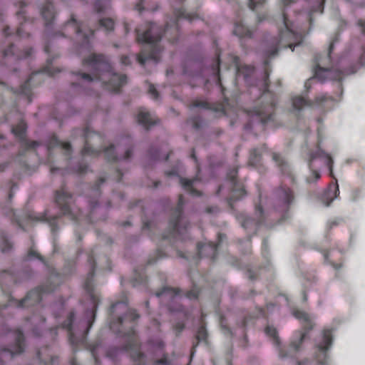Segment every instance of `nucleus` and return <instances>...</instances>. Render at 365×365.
Returning <instances> with one entry per match:
<instances>
[{
  "label": "nucleus",
  "instance_id": "f257e3e1",
  "mask_svg": "<svg viewBox=\"0 0 365 365\" xmlns=\"http://www.w3.org/2000/svg\"><path fill=\"white\" fill-rule=\"evenodd\" d=\"M277 24L282 26L279 29V39H275L270 48L264 52V91L253 108L247 110L249 121L245 125V130L264 131L274 122L277 98L276 95L269 90V60L277 54L279 46L290 48L294 51L292 47L297 44L294 45L292 41L298 38V33L294 30L293 24L289 21L284 11L279 16Z\"/></svg>",
  "mask_w": 365,
  "mask_h": 365
},
{
  "label": "nucleus",
  "instance_id": "f03ea898",
  "mask_svg": "<svg viewBox=\"0 0 365 365\" xmlns=\"http://www.w3.org/2000/svg\"><path fill=\"white\" fill-rule=\"evenodd\" d=\"M110 329L118 336L125 339L121 347H110L106 356L115 361L122 351L130 352V357L136 365H145V355L141 351V344L135 331L140 314L136 309L129 307L128 300L113 303L110 309Z\"/></svg>",
  "mask_w": 365,
  "mask_h": 365
},
{
  "label": "nucleus",
  "instance_id": "7ed1b4c3",
  "mask_svg": "<svg viewBox=\"0 0 365 365\" xmlns=\"http://www.w3.org/2000/svg\"><path fill=\"white\" fill-rule=\"evenodd\" d=\"M88 264L89 266V271L85 280L83 287L89 299L91 308L86 312L88 320L83 325V330L79 333L78 336L76 335L73 327L75 312L71 311L68 314L66 319L61 325L50 329L48 334L52 339H54L58 334V330L59 329L66 330L68 332V341L72 346L73 352H76L78 348L88 349L94 359L95 365H99L100 361L97 355V350L100 344L97 342L88 344L87 342V335L95 321L96 311L100 302L99 297L94 292L93 287V279L96 273V263L88 262ZM70 364L71 365H78L75 358L71 359Z\"/></svg>",
  "mask_w": 365,
  "mask_h": 365
},
{
  "label": "nucleus",
  "instance_id": "20e7f679",
  "mask_svg": "<svg viewBox=\"0 0 365 365\" xmlns=\"http://www.w3.org/2000/svg\"><path fill=\"white\" fill-rule=\"evenodd\" d=\"M173 16L174 19L166 24L163 32H157V25L151 22L146 24L145 31L142 33L139 29H135L137 42L144 44L137 55V61L141 66H144L148 60H153L155 63L159 61L161 52L159 42L163 37L172 43L177 42L180 36L178 21L180 19L191 21L198 17L196 13H187L182 7L175 9Z\"/></svg>",
  "mask_w": 365,
  "mask_h": 365
},
{
  "label": "nucleus",
  "instance_id": "39448f33",
  "mask_svg": "<svg viewBox=\"0 0 365 365\" xmlns=\"http://www.w3.org/2000/svg\"><path fill=\"white\" fill-rule=\"evenodd\" d=\"M294 200L293 191L283 185L275 188L272 191L271 197L268 200H266V202L262 199V193L259 190V203L256 204L255 207L257 218L254 219L244 213H240L237 215V220L245 230H256L259 226L264 222L267 217L262 207V204H264L267 214L271 211L279 213L278 222L282 223L289 217V209Z\"/></svg>",
  "mask_w": 365,
  "mask_h": 365
},
{
  "label": "nucleus",
  "instance_id": "423d86ee",
  "mask_svg": "<svg viewBox=\"0 0 365 365\" xmlns=\"http://www.w3.org/2000/svg\"><path fill=\"white\" fill-rule=\"evenodd\" d=\"M83 66L92 71L91 75L78 72L82 81L91 83L94 79L102 81V87L111 92L117 93L127 83V76L113 72L108 58L103 54L92 53L83 60Z\"/></svg>",
  "mask_w": 365,
  "mask_h": 365
},
{
  "label": "nucleus",
  "instance_id": "0eeeda50",
  "mask_svg": "<svg viewBox=\"0 0 365 365\" xmlns=\"http://www.w3.org/2000/svg\"><path fill=\"white\" fill-rule=\"evenodd\" d=\"M40 13L44 21L48 36L52 38L57 36L66 37L75 34L77 36L79 51L88 52L91 51V40L94 35V31L91 29L86 30L83 24L78 22L73 15L63 26V31L50 33L49 29L51 28L56 16V11L53 2L46 0L45 4L40 9Z\"/></svg>",
  "mask_w": 365,
  "mask_h": 365
},
{
  "label": "nucleus",
  "instance_id": "6e6552de",
  "mask_svg": "<svg viewBox=\"0 0 365 365\" xmlns=\"http://www.w3.org/2000/svg\"><path fill=\"white\" fill-rule=\"evenodd\" d=\"M338 41V36H336L329 43L328 53L322 60L321 57L317 56L314 59L316 63L314 68V76L322 81L326 78H330L336 81H341L344 76L354 74L362 66H365V48H363L362 53L357 61L350 65L349 68L343 70L334 69L332 67H324V66H330L331 64V53L334 50V43Z\"/></svg>",
  "mask_w": 365,
  "mask_h": 365
},
{
  "label": "nucleus",
  "instance_id": "1a4fd4ad",
  "mask_svg": "<svg viewBox=\"0 0 365 365\" xmlns=\"http://www.w3.org/2000/svg\"><path fill=\"white\" fill-rule=\"evenodd\" d=\"M317 158H322L326 160V165L329 169V175L335 180L334 182H332L329 185V187L323 196L324 200L326 201V205L328 206L339 194L337 180L334 177L333 173L334 161L331 155L322 150L319 146L314 152H310L309 154V167L312 170V174L307 178V182L308 183L314 182V181L319 180L321 177L319 173L317 170L312 169V163Z\"/></svg>",
  "mask_w": 365,
  "mask_h": 365
},
{
  "label": "nucleus",
  "instance_id": "9d476101",
  "mask_svg": "<svg viewBox=\"0 0 365 365\" xmlns=\"http://www.w3.org/2000/svg\"><path fill=\"white\" fill-rule=\"evenodd\" d=\"M215 59L214 62L211 65V71L213 75L214 80L216 81V83L221 88L222 94L224 96V101L222 103H210L207 102L206 101H202L200 99L194 100L191 103V107L192 108H201L206 110H210L215 113H220L222 115L226 114V105L228 104V98L225 96V86L227 84L226 80H224V76L220 74V50L217 48L215 52Z\"/></svg>",
  "mask_w": 365,
  "mask_h": 365
},
{
  "label": "nucleus",
  "instance_id": "9b49d317",
  "mask_svg": "<svg viewBox=\"0 0 365 365\" xmlns=\"http://www.w3.org/2000/svg\"><path fill=\"white\" fill-rule=\"evenodd\" d=\"M0 336H9L14 340L9 347L0 349V365H4L3 357L7 356L11 359L15 355L21 354L24 351L25 337L21 329H11L6 324H0Z\"/></svg>",
  "mask_w": 365,
  "mask_h": 365
},
{
  "label": "nucleus",
  "instance_id": "f8f14e48",
  "mask_svg": "<svg viewBox=\"0 0 365 365\" xmlns=\"http://www.w3.org/2000/svg\"><path fill=\"white\" fill-rule=\"evenodd\" d=\"M184 205V197L182 195H180L178 205L173 210L169 220L168 233L163 235V239L173 238L183 241L188 238V227L190 224L187 223L181 226Z\"/></svg>",
  "mask_w": 365,
  "mask_h": 365
},
{
  "label": "nucleus",
  "instance_id": "ddd939ff",
  "mask_svg": "<svg viewBox=\"0 0 365 365\" xmlns=\"http://www.w3.org/2000/svg\"><path fill=\"white\" fill-rule=\"evenodd\" d=\"M333 329L325 328L316 339L312 357L318 365L329 364V351L333 344Z\"/></svg>",
  "mask_w": 365,
  "mask_h": 365
},
{
  "label": "nucleus",
  "instance_id": "4468645a",
  "mask_svg": "<svg viewBox=\"0 0 365 365\" xmlns=\"http://www.w3.org/2000/svg\"><path fill=\"white\" fill-rule=\"evenodd\" d=\"M55 289L56 287L51 284L39 286L31 290L25 298L19 301L15 300L11 296H9L8 304L0 305V310L12 305H15L19 308L38 306L42 300L43 294L52 292Z\"/></svg>",
  "mask_w": 365,
  "mask_h": 365
},
{
  "label": "nucleus",
  "instance_id": "2eb2a0df",
  "mask_svg": "<svg viewBox=\"0 0 365 365\" xmlns=\"http://www.w3.org/2000/svg\"><path fill=\"white\" fill-rule=\"evenodd\" d=\"M55 201L63 215L68 216L73 221H78L81 215V210L72 205L74 202L71 193L65 190L64 187L56 190Z\"/></svg>",
  "mask_w": 365,
  "mask_h": 365
},
{
  "label": "nucleus",
  "instance_id": "dca6fc26",
  "mask_svg": "<svg viewBox=\"0 0 365 365\" xmlns=\"http://www.w3.org/2000/svg\"><path fill=\"white\" fill-rule=\"evenodd\" d=\"M294 317L303 322V331H296L289 342V349L294 352H298L302 347V343L307 337L309 331L314 327V323L306 312L301 310H295L293 313Z\"/></svg>",
  "mask_w": 365,
  "mask_h": 365
},
{
  "label": "nucleus",
  "instance_id": "f3484780",
  "mask_svg": "<svg viewBox=\"0 0 365 365\" xmlns=\"http://www.w3.org/2000/svg\"><path fill=\"white\" fill-rule=\"evenodd\" d=\"M61 70L60 68H54L52 66V59L48 58L47 60L46 65L39 71L32 73L29 79L22 84L19 88L14 90L11 88L13 93L24 96L28 103H30L32 101V92L31 83L34 78L40 74H46L48 76H54L56 73H60Z\"/></svg>",
  "mask_w": 365,
  "mask_h": 365
},
{
  "label": "nucleus",
  "instance_id": "a211bd4d",
  "mask_svg": "<svg viewBox=\"0 0 365 365\" xmlns=\"http://www.w3.org/2000/svg\"><path fill=\"white\" fill-rule=\"evenodd\" d=\"M227 60L229 62L225 65L226 70L228 71L231 67L235 70V72L230 75L231 77V83L235 86L237 78L240 76H243L245 81L247 82L250 77H251L255 72V66L241 65L240 58L233 54H229Z\"/></svg>",
  "mask_w": 365,
  "mask_h": 365
},
{
  "label": "nucleus",
  "instance_id": "6ab92c4d",
  "mask_svg": "<svg viewBox=\"0 0 365 365\" xmlns=\"http://www.w3.org/2000/svg\"><path fill=\"white\" fill-rule=\"evenodd\" d=\"M334 103V98L327 94H321L317 96L314 102L301 96H297L292 98L293 108L298 110L304 108L312 107L314 105L326 110H329L332 108Z\"/></svg>",
  "mask_w": 365,
  "mask_h": 365
},
{
  "label": "nucleus",
  "instance_id": "aec40b11",
  "mask_svg": "<svg viewBox=\"0 0 365 365\" xmlns=\"http://www.w3.org/2000/svg\"><path fill=\"white\" fill-rule=\"evenodd\" d=\"M146 344L149 351L153 354L156 355L158 353H162L161 357L153 361V365H173L175 352L173 351L171 354H169L165 351V343L161 338H150Z\"/></svg>",
  "mask_w": 365,
  "mask_h": 365
},
{
  "label": "nucleus",
  "instance_id": "412c9836",
  "mask_svg": "<svg viewBox=\"0 0 365 365\" xmlns=\"http://www.w3.org/2000/svg\"><path fill=\"white\" fill-rule=\"evenodd\" d=\"M238 168H234L229 170L227 174V179L231 185V195L227 197V203L232 208L233 203L246 196L247 192L244 185L237 180Z\"/></svg>",
  "mask_w": 365,
  "mask_h": 365
},
{
  "label": "nucleus",
  "instance_id": "4be33fe9",
  "mask_svg": "<svg viewBox=\"0 0 365 365\" xmlns=\"http://www.w3.org/2000/svg\"><path fill=\"white\" fill-rule=\"evenodd\" d=\"M158 297H161L163 300H170V303L167 305L168 309L170 312H182L183 315L186 316L184 308L181 305L175 307L173 304L177 302L178 298L182 297V291L179 288H173L170 287H164L159 292L156 293Z\"/></svg>",
  "mask_w": 365,
  "mask_h": 365
},
{
  "label": "nucleus",
  "instance_id": "5701e85b",
  "mask_svg": "<svg viewBox=\"0 0 365 365\" xmlns=\"http://www.w3.org/2000/svg\"><path fill=\"white\" fill-rule=\"evenodd\" d=\"M27 125L24 120H21L19 123L12 127L11 131L16 138L19 140L21 147L26 150L36 149L40 143L36 140H29L26 136Z\"/></svg>",
  "mask_w": 365,
  "mask_h": 365
},
{
  "label": "nucleus",
  "instance_id": "b1692460",
  "mask_svg": "<svg viewBox=\"0 0 365 365\" xmlns=\"http://www.w3.org/2000/svg\"><path fill=\"white\" fill-rule=\"evenodd\" d=\"M83 136L85 140V145L81 150L82 156H98L101 150L93 148L91 145V143L96 140L101 141L102 136L99 133L91 130L88 127L83 130Z\"/></svg>",
  "mask_w": 365,
  "mask_h": 365
},
{
  "label": "nucleus",
  "instance_id": "393cba45",
  "mask_svg": "<svg viewBox=\"0 0 365 365\" xmlns=\"http://www.w3.org/2000/svg\"><path fill=\"white\" fill-rule=\"evenodd\" d=\"M225 235L222 233H218L217 239L218 243L209 242L207 243L199 242L197 245V257L198 258L207 257L214 262L217 256V249L219 244L223 240Z\"/></svg>",
  "mask_w": 365,
  "mask_h": 365
},
{
  "label": "nucleus",
  "instance_id": "a878e982",
  "mask_svg": "<svg viewBox=\"0 0 365 365\" xmlns=\"http://www.w3.org/2000/svg\"><path fill=\"white\" fill-rule=\"evenodd\" d=\"M33 53L32 48H26L24 51H15L14 45L10 43L7 48L2 52V63L6 66L10 61H17L21 59H26Z\"/></svg>",
  "mask_w": 365,
  "mask_h": 365
},
{
  "label": "nucleus",
  "instance_id": "bb28decb",
  "mask_svg": "<svg viewBox=\"0 0 365 365\" xmlns=\"http://www.w3.org/2000/svg\"><path fill=\"white\" fill-rule=\"evenodd\" d=\"M122 142L125 145V154L122 158H118L115 153L114 145H110L103 150L105 158L108 162H116L120 159L128 160L133 154V148L130 145V139L128 137L122 138Z\"/></svg>",
  "mask_w": 365,
  "mask_h": 365
},
{
  "label": "nucleus",
  "instance_id": "cd10ccee",
  "mask_svg": "<svg viewBox=\"0 0 365 365\" xmlns=\"http://www.w3.org/2000/svg\"><path fill=\"white\" fill-rule=\"evenodd\" d=\"M26 1L25 0L19 1L16 3V5L19 6L20 10L16 13L18 19L20 21V26L16 29L15 36L19 38L29 37V33L26 31L28 29L29 24H32V20L27 19L25 16V12L23 10L24 7L26 6Z\"/></svg>",
  "mask_w": 365,
  "mask_h": 365
},
{
  "label": "nucleus",
  "instance_id": "c85d7f7f",
  "mask_svg": "<svg viewBox=\"0 0 365 365\" xmlns=\"http://www.w3.org/2000/svg\"><path fill=\"white\" fill-rule=\"evenodd\" d=\"M265 334L272 339V343L274 346L278 348L279 356L281 359H284L287 357H292L294 354L293 350L289 349V346L287 348V350H285L284 348L280 346V340L277 334V329L270 326H267L264 329Z\"/></svg>",
  "mask_w": 365,
  "mask_h": 365
},
{
  "label": "nucleus",
  "instance_id": "c756f323",
  "mask_svg": "<svg viewBox=\"0 0 365 365\" xmlns=\"http://www.w3.org/2000/svg\"><path fill=\"white\" fill-rule=\"evenodd\" d=\"M266 149L264 145L259 148H253L250 152L248 165L255 168L260 173H264L266 170L262 163V155Z\"/></svg>",
  "mask_w": 365,
  "mask_h": 365
},
{
  "label": "nucleus",
  "instance_id": "7c9ffc66",
  "mask_svg": "<svg viewBox=\"0 0 365 365\" xmlns=\"http://www.w3.org/2000/svg\"><path fill=\"white\" fill-rule=\"evenodd\" d=\"M32 274H33V272L31 269L24 270L19 274L21 276V279L18 280L16 276L14 274L9 272L6 270H4L0 272L1 288L3 289L2 281L4 279L6 282H8L9 283L16 284L19 282H21V281L27 280V279H30L32 276Z\"/></svg>",
  "mask_w": 365,
  "mask_h": 365
},
{
  "label": "nucleus",
  "instance_id": "2f4dec72",
  "mask_svg": "<svg viewBox=\"0 0 365 365\" xmlns=\"http://www.w3.org/2000/svg\"><path fill=\"white\" fill-rule=\"evenodd\" d=\"M272 159L276 163L277 167L279 168L283 177L284 178H287L290 183H294V176L288 163L281 157L279 154L276 153L272 154Z\"/></svg>",
  "mask_w": 365,
  "mask_h": 365
},
{
  "label": "nucleus",
  "instance_id": "473e14b6",
  "mask_svg": "<svg viewBox=\"0 0 365 365\" xmlns=\"http://www.w3.org/2000/svg\"><path fill=\"white\" fill-rule=\"evenodd\" d=\"M46 148L48 153L55 148H61L65 150V155L68 158L71 157L72 153V147L68 142H62L58 139L56 135H52L46 143Z\"/></svg>",
  "mask_w": 365,
  "mask_h": 365
},
{
  "label": "nucleus",
  "instance_id": "72a5a7b5",
  "mask_svg": "<svg viewBox=\"0 0 365 365\" xmlns=\"http://www.w3.org/2000/svg\"><path fill=\"white\" fill-rule=\"evenodd\" d=\"M82 251L78 250L76 253V255L75 257L71 259H68L65 262L64 267H63V275H70L73 273V272L76 269L77 261L78 259L79 255L81 254ZM64 276H62L61 274L58 273H52L51 278L52 279H54V278L61 279L63 278Z\"/></svg>",
  "mask_w": 365,
  "mask_h": 365
},
{
  "label": "nucleus",
  "instance_id": "f704fd0d",
  "mask_svg": "<svg viewBox=\"0 0 365 365\" xmlns=\"http://www.w3.org/2000/svg\"><path fill=\"white\" fill-rule=\"evenodd\" d=\"M37 357L40 365H54L58 358L51 354L49 347L45 346L41 348L37 352Z\"/></svg>",
  "mask_w": 365,
  "mask_h": 365
},
{
  "label": "nucleus",
  "instance_id": "c9c22d12",
  "mask_svg": "<svg viewBox=\"0 0 365 365\" xmlns=\"http://www.w3.org/2000/svg\"><path fill=\"white\" fill-rule=\"evenodd\" d=\"M195 339L196 342L193 344L192 347L191 349L190 361L187 365L190 364L192 357L195 353L196 347L197 346L198 344L200 342L207 344V332L204 325H201L198 328L195 335Z\"/></svg>",
  "mask_w": 365,
  "mask_h": 365
},
{
  "label": "nucleus",
  "instance_id": "e433bc0d",
  "mask_svg": "<svg viewBox=\"0 0 365 365\" xmlns=\"http://www.w3.org/2000/svg\"><path fill=\"white\" fill-rule=\"evenodd\" d=\"M137 120L139 124L146 129H148L150 126L157 123V120L154 119L150 113L145 108H140L139 110Z\"/></svg>",
  "mask_w": 365,
  "mask_h": 365
},
{
  "label": "nucleus",
  "instance_id": "4c0bfd02",
  "mask_svg": "<svg viewBox=\"0 0 365 365\" xmlns=\"http://www.w3.org/2000/svg\"><path fill=\"white\" fill-rule=\"evenodd\" d=\"M254 31L246 27L240 21L235 22L233 34L240 38H252Z\"/></svg>",
  "mask_w": 365,
  "mask_h": 365
},
{
  "label": "nucleus",
  "instance_id": "58836bf2",
  "mask_svg": "<svg viewBox=\"0 0 365 365\" xmlns=\"http://www.w3.org/2000/svg\"><path fill=\"white\" fill-rule=\"evenodd\" d=\"M197 180V178L189 180L180 177V182L182 188L190 195L198 197L202 195V192L193 187L194 182Z\"/></svg>",
  "mask_w": 365,
  "mask_h": 365
},
{
  "label": "nucleus",
  "instance_id": "ea45409f",
  "mask_svg": "<svg viewBox=\"0 0 365 365\" xmlns=\"http://www.w3.org/2000/svg\"><path fill=\"white\" fill-rule=\"evenodd\" d=\"M148 278L145 273V268L140 269H136L134 270L133 277L131 279V284L133 287L140 285L146 286Z\"/></svg>",
  "mask_w": 365,
  "mask_h": 365
},
{
  "label": "nucleus",
  "instance_id": "a19ab883",
  "mask_svg": "<svg viewBox=\"0 0 365 365\" xmlns=\"http://www.w3.org/2000/svg\"><path fill=\"white\" fill-rule=\"evenodd\" d=\"M325 0H314V4L313 5L312 8L310 9L309 13V22L310 26L313 24V18L312 16L314 13H319L322 14L324 11V4Z\"/></svg>",
  "mask_w": 365,
  "mask_h": 365
},
{
  "label": "nucleus",
  "instance_id": "79ce46f5",
  "mask_svg": "<svg viewBox=\"0 0 365 365\" xmlns=\"http://www.w3.org/2000/svg\"><path fill=\"white\" fill-rule=\"evenodd\" d=\"M110 7V0H96L94 9L97 13L106 11Z\"/></svg>",
  "mask_w": 365,
  "mask_h": 365
},
{
  "label": "nucleus",
  "instance_id": "37998d69",
  "mask_svg": "<svg viewBox=\"0 0 365 365\" xmlns=\"http://www.w3.org/2000/svg\"><path fill=\"white\" fill-rule=\"evenodd\" d=\"M171 152L167 153L165 155H161V150L159 149H150L148 152L150 158L153 160H168Z\"/></svg>",
  "mask_w": 365,
  "mask_h": 365
},
{
  "label": "nucleus",
  "instance_id": "c03bdc74",
  "mask_svg": "<svg viewBox=\"0 0 365 365\" xmlns=\"http://www.w3.org/2000/svg\"><path fill=\"white\" fill-rule=\"evenodd\" d=\"M88 171V166L83 162H80L76 167L72 168L69 171L78 175H83Z\"/></svg>",
  "mask_w": 365,
  "mask_h": 365
},
{
  "label": "nucleus",
  "instance_id": "a18cd8bd",
  "mask_svg": "<svg viewBox=\"0 0 365 365\" xmlns=\"http://www.w3.org/2000/svg\"><path fill=\"white\" fill-rule=\"evenodd\" d=\"M158 6L155 7L150 6L147 2V0H140L138 3L136 4L135 6V9L142 12L143 10L155 11L158 9Z\"/></svg>",
  "mask_w": 365,
  "mask_h": 365
},
{
  "label": "nucleus",
  "instance_id": "49530a36",
  "mask_svg": "<svg viewBox=\"0 0 365 365\" xmlns=\"http://www.w3.org/2000/svg\"><path fill=\"white\" fill-rule=\"evenodd\" d=\"M192 287L190 290L187 291L185 293V297L189 299H197L199 297L200 290L197 286V284L195 283L194 280L192 279Z\"/></svg>",
  "mask_w": 365,
  "mask_h": 365
},
{
  "label": "nucleus",
  "instance_id": "de8ad7c7",
  "mask_svg": "<svg viewBox=\"0 0 365 365\" xmlns=\"http://www.w3.org/2000/svg\"><path fill=\"white\" fill-rule=\"evenodd\" d=\"M99 24L101 27H103L106 31H110L114 29V21L110 18L101 19L99 21Z\"/></svg>",
  "mask_w": 365,
  "mask_h": 365
},
{
  "label": "nucleus",
  "instance_id": "09e8293b",
  "mask_svg": "<svg viewBox=\"0 0 365 365\" xmlns=\"http://www.w3.org/2000/svg\"><path fill=\"white\" fill-rule=\"evenodd\" d=\"M1 250L3 253L8 252L12 248V244L9 241L6 235L2 234L1 235Z\"/></svg>",
  "mask_w": 365,
  "mask_h": 365
},
{
  "label": "nucleus",
  "instance_id": "8fccbe9b",
  "mask_svg": "<svg viewBox=\"0 0 365 365\" xmlns=\"http://www.w3.org/2000/svg\"><path fill=\"white\" fill-rule=\"evenodd\" d=\"M32 257H35L43 262L45 265H46V262L43 257H42L39 253H38L36 250L31 248L27 253L26 259H31Z\"/></svg>",
  "mask_w": 365,
  "mask_h": 365
},
{
  "label": "nucleus",
  "instance_id": "3c124183",
  "mask_svg": "<svg viewBox=\"0 0 365 365\" xmlns=\"http://www.w3.org/2000/svg\"><path fill=\"white\" fill-rule=\"evenodd\" d=\"M155 259H153V258L149 259H148V264H154V263H155L158 259H162V258H163V257H166L165 253L163 250H160V249H158V250H156V252H155Z\"/></svg>",
  "mask_w": 365,
  "mask_h": 365
},
{
  "label": "nucleus",
  "instance_id": "603ef678",
  "mask_svg": "<svg viewBox=\"0 0 365 365\" xmlns=\"http://www.w3.org/2000/svg\"><path fill=\"white\" fill-rule=\"evenodd\" d=\"M276 307V305L274 304H267L266 306V308H260L259 309V317H267V312H269L270 309H274Z\"/></svg>",
  "mask_w": 365,
  "mask_h": 365
},
{
  "label": "nucleus",
  "instance_id": "864d4df0",
  "mask_svg": "<svg viewBox=\"0 0 365 365\" xmlns=\"http://www.w3.org/2000/svg\"><path fill=\"white\" fill-rule=\"evenodd\" d=\"M265 0H248L249 8L254 11L258 6L264 3Z\"/></svg>",
  "mask_w": 365,
  "mask_h": 365
},
{
  "label": "nucleus",
  "instance_id": "5fc2aeb1",
  "mask_svg": "<svg viewBox=\"0 0 365 365\" xmlns=\"http://www.w3.org/2000/svg\"><path fill=\"white\" fill-rule=\"evenodd\" d=\"M148 93L151 96V97L155 100H157L159 97L158 91H157L153 84L149 85Z\"/></svg>",
  "mask_w": 365,
  "mask_h": 365
},
{
  "label": "nucleus",
  "instance_id": "6e6d98bb",
  "mask_svg": "<svg viewBox=\"0 0 365 365\" xmlns=\"http://www.w3.org/2000/svg\"><path fill=\"white\" fill-rule=\"evenodd\" d=\"M187 123L192 124L195 129H198L201 126L200 119L199 118H193L187 120Z\"/></svg>",
  "mask_w": 365,
  "mask_h": 365
},
{
  "label": "nucleus",
  "instance_id": "4d7b16f0",
  "mask_svg": "<svg viewBox=\"0 0 365 365\" xmlns=\"http://www.w3.org/2000/svg\"><path fill=\"white\" fill-rule=\"evenodd\" d=\"M29 218L31 220H34V221H45V220H47V217H46V215L45 214L41 215H38V216H36L34 214H31V215H29Z\"/></svg>",
  "mask_w": 365,
  "mask_h": 365
},
{
  "label": "nucleus",
  "instance_id": "13d9d810",
  "mask_svg": "<svg viewBox=\"0 0 365 365\" xmlns=\"http://www.w3.org/2000/svg\"><path fill=\"white\" fill-rule=\"evenodd\" d=\"M193 77H194L195 78H196V80L197 81V83H190V86H191L192 87H194V86H197V85H198V84H200V83H203V82L205 81L204 78H203V76H202V73H197L194 74V75H193Z\"/></svg>",
  "mask_w": 365,
  "mask_h": 365
},
{
  "label": "nucleus",
  "instance_id": "bf43d9fd",
  "mask_svg": "<svg viewBox=\"0 0 365 365\" xmlns=\"http://www.w3.org/2000/svg\"><path fill=\"white\" fill-rule=\"evenodd\" d=\"M106 181L104 178H100L97 183L93 186V191L95 192L97 195H100L99 188L100 185L103 184Z\"/></svg>",
  "mask_w": 365,
  "mask_h": 365
},
{
  "label": "nucleus",
  "instance_id": "052dcab7",
  "mask_svg": "<svg viewBox=\"0 0 365 365\" xmlns=\"http://www.w3.org/2000/svg\"><path fill=\"white\" fill-rule=\"evenodd\" d=\"M184 329H185V323L184 322H178L174 326V329L175 330L177 334H180Z\"/></svg>",
  "mask_w": 365,
  "mask_h": 365
},
{
  "label": "nucleus",
  "instance_id": "680f3d73",
  "mask_svg": "<svg viewBox=\"0 0 365 365\" xmlns=\"http://www.w3.org/2000/svg\"><path fill=\"white\" fill-rule=\"evenodd\" d=\"M357 25L361 29V33L365 35V20L359 19Z\"/></svg>",
  "mask_w": 365,
  "mask_h": 365
},
{
  "label": "nucleus",
  "instance_id": "e2e57ef3",
  "mask_svg": "<svg viewBox=\"0 0 365 365\" xmlns=\"http://www.w3.org/2000/svg\"><path fill=\"white\" fill-rule=\"evenodd\" d=\"M120 62L125 66L130 64V60L128 56H122L120 58Z\"/></svg>",
  "mask_w": 365,
  "mask_h": 365
},
{
  "label": "nucleus",
  "instance_id": "0e129e2a",
  "mask_svg": "<svg viewBox=\"0 0 365 365\" xmlns=\"http://www.w3.org/2000/svg\"><path fill=\"white\" fill-rule=\"evenodd\" d=\"M153 225V222L151 221L143 222V230H151Z\"/></svg>",
  "mask_w": 365,
  "mask_h": 365
},
{
  "label": "nucleus",
  "instance_id": "69168bd1",
  "mask_svg": "<svg viewBox=\"0 0 365 365\" xmlns=\"http://www.w3.org/2000/svg\"><path fill=\"white\" fill-rule=\"evenodd\" d=\"M3 34L6 38L14 35V34L10 31V28L8 26L4 28Z\"/></svg>",
  "mask_w": 365,
  "mask_h": 365
},
{
  "label": "nucleus",
  "instance_id": "338daca9",
  "mask_svg": "<svg viewBox=\"0 0 365 365\" xmlns=\"http://www.w3.org/2000/svg\"><path fill=\"white\" fill-rule=\"evenodd\" d=\"M115 174H116V177H115V180L116 182H119L121 181L122 180V178H123V173L119 170V169H117L115 170Z\"/></svg>",
  "mask_w": 365,
  "mask_h": 365
},
{
  "label": "nucleus",
  "instance_id": "774afa93",
  "mask_svg": "<svg viewBox=\"0 0 365 365\" xmlns=\"http://www.w3.org/2000/svg\"><path fill=\"white\" fill-rule=\"evenodd\" d=\"M310 362L311 361L308 359H305L302 361H297V365H309Z\"/></svg>",
  "mask_w": 365,
  "mask_h": 365
}]
</instances>
